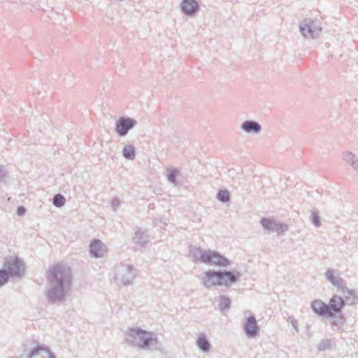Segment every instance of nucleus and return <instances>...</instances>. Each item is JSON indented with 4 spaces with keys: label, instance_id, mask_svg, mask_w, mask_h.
I'll use <instances>...</instances> for the list:
<instances>
[{
    "label": "nucleus",
    "instance_id": "nucleus-26",
    "mask_svg": "<svg viewBox=\"0 0 358 358\" xmlns=\"http://www.w3.org/2000/svg\"><path fill=\"white\" fill-rule=\"evenodd\" d=\"M167 179H176V177H183L180 171L177 168H168L166 170Z\"/></svg>",
    "mask_w": 358,
    "mask_h": 358
},
{
    "label": "nucleus",
    "instance_id": "nucleus-28",
    "mask_svg": "<svg viewBox=\"0 0 358 358\" xmlns=\"http://www.w3.org/2000/svg\"><path fill=\"white\" fill-rule=\"evenodd\" d=\"M9 273L6 269H0V287L4 285L9 280Z\"/></svg>",
    "mask_w": 358,
    "mask_h": 358
},
{
    "label": "nucleus",
    "instance_id": "nucleus-7",
    "mask_svg": "<svg viewBox=\"0 0 358 358\" xmlns=\"http://www.w3.org/2000/svg\"><path fill=\"white\" fill-rule=\"evenodd\" d=\"M7 272L12 278L21 277L24 271V264L22 260L15 257L11 261H8L6 263Z\"/></svg>",
    "mask_w": 358,
    "mask_h": 358
},
{
    "label": "nucleus",
    "instance_id": "nucleus-27",
    "mask_svg": "<svg viewBox=\"0 0 358 358\" xmlns=\"http://www.w3.org/2000/svg\"><path fill=\"white\" fill-rule=\"evenodd\" d=\"M66 202L65 197L61 194H57L54 196L52 203L55 207L61 208L64 206Z\"/></svg>",
    "mask_w": 358,
    "mask_h": 358
},
{
    "label": "nucleus",
    "instance_id": "nucleus-35",
    "mask_svg": "<svg viewBox=\"0 0 358 358\" xmlns=\"http://www.w3.org/2000/svg\"><path fill=\"white\" fill-rule=\"evenodd\" d=\"M26 212V209L23 206L18 207L17 209V213L18 215H24Z\"/></svg>",
    "mask_w": 358,
    "mask_h": 358
},
{
    "label": "nucleus",
    "instance_id": "nucleus-17",
    "mask_svg": "<svg viewBox=\"0 0 358 358\" xmlns=\"http://www.w3.org/2000/svg\"><path fill=\"white\" fill-rule=\"evenodd\" d=\"M324 275L328 281H329L334 286L336 287L337 290L345 283L344 279L338 275H336L335 271L333 268H327Z\"/></svg>",
    "mask_w": 358,
    "mask_h": 358
},
{
    "label": "nucleus",
    "instance_id": "nucleus-19",
    "mask_svg": "<svg viewBox=\"0 0 358 358\" xmlns=\"http://www.w3.org/2000/svg\"><path fill=\"white\" fill-rule=\"evenodd\" d=\"M343 160L358 172V157L351 151H345L342 154Z\"/></svg>",
    "mask_w": 358,
    "mask_h": 358
},
{
    "label": "nucleus",
    "instance_id": "nucleus-13",
    "mask_svg": "<svg viewBox=\"0 0 358 358\" xmlns=\"http://www.w3.org/2000/svg\"><path fill=\"white\" fill-rule=\"evenodd\" d=\"M27 358H56L49 348L45 345H38L31 349Z\"/></svg>",
    "mask_w": 358,
    "mask_h": 358
},
{
    "label": "nucleus",
    "instance_id": "nucleus-1",
    "mask_svg": "<svg viewBox=\"0 0 358 358\" xmlns=\"http://www.w3.org/2000/svg\"><path fill=\"white\" fill-rule=\"evenodd\" d=\"M48 273L47 299L52 303L64 301L71 287V268L66 265L57 264L48 268Z\"/></svg>",
    "mask_w": 358,
    "mask_h": 358
},
{
    "label": "nucleus",
    "instance_id": "nucleus-32",
    "mask_svg": "<svg viewBox=\"0 0 358 358\" xmlns=\"http://www.w3.org/2000/svg\"><path fill=\"white\" fill-rule=\"evenodd\" d=\"M312 223L317 227L320 226V217L315 212L312 213L311 216Z\"/></svg>",
    "mask_w": 358,
    "mask_h": 358
},
{
    "label": "nucleus",
    "instance_id": "nucleus-30",
    "mask_svg": "<svg viewBox=\"0 0 358 358\" xmlns=\"http://www.w3.org/2000/svg\"><path fill=\"white\" fill-rule=\"evenodd\" d=\"M288 230V226L286 224H283L281 222H277V225L275 227V231L278 233V235H283L285 231Z\"/></svg>",
    "mask_w": 358,
    "mask_h": 358
},
{
    "label": "nucleus",
    "instance_id": "nucleus-15",
    "mask_svg": "<svg viewBox=\"0 0 358 358\" xmlns=\"http://www.w3.org/2000/svg\"><path fill=\"white\" fill-rule=\"evenodd\" d=\"M106 252V247L100 240L94 239L90 243V252L92 257L95 258L102 257Z\"/></svg>",
    "mask_w": 358,
    "mask_h": 358
},
{
    "label": "nucleus",
    "instance_id": "nucleus-4",
    "mask_svg": "<svg viewBox=\"0 0 358 358\" xmlns=\"http://www.w3.org/2000/svg\"><path fill=\"white\" fill-rule=\"evenodd\" d=\"M299 30L305 38L314 39L322 32L321 23L317 20L306 18L300 22Z\"/></svg>",
    "mask_w": 358,
    "mask_h": 358
},
{
    "label": "nucleus",
    "instance_id": "nucleus-23",
    "mask_svg": "<svg viewBox=\"0 0 358 358\" xmlns=\"http://www.w3.org/2000/svg\"><path fill=\"white\" fill-rule=\"evenodd\" d=\"M219 309L220 311L224 312L226 310H229L231 305V300L228 296L222 295L219 297Z\"/></svg>",
    "mask_w": 358,
    "mask_h": 358
},
{
    "label": "nucleus",
    "instance_id": "nucleus-2",
    "mask_svg": "<svg viewBox=\"0 0 358 358\" xmlns=\"http://www.w3.org/2000/svg\"><path fill=\"white\" fill-rule=\"evenodd\" d=\"M125 341L134 348L150 350L156 349L158 339L153 334L139 327H129L124 332Z\"/></svg>",
    "mask_w": 358,
    "mask_h": 358
},
{
    "label": "nucleus",
    "instance_id": "nucleus-5",
    "mask_svg": "<svg viewBox=\"0 0 358 358\" xmlns=\"http://www.w3.org/2000/svg\"><path fill=\"white\" fill-rule=\"evenodd\" d=\"M136 278L135 268L129 264H122L115 270V281L118 285L129 286Z\"/></svg>",
    "mask_w": 358,
    "mask_h": 358
},
{
    "label": "nucleus",
    "instance_id": "nucleus-11",
    "mask_svg": "<svg viewBox=\"0 0 358 358\" xmlns=\"http://www.w3.org/2000/svg\"><path fill=\"white\" fill-rule=\"evenodd\" d=\"M219 277V271L208 270L203 273L202 284L206 288H210L215 285L220 286Z\"/></svg>",
    "mask_w": 358,
    "mask_h": 358
},
{
    "label": "nucleus",
    "instance_id": "nucleus-16",
    "mask_svg": "<svg viewBox=\"0 0 358 358\" xmlns=\"http://www.w3.org/2000/svg\"><path fill=\"white\" fill-rule=\"evenodd\" d=\"M311 308L313 312L318 316L330 317V311H329L327 304L322 301L317 299L315 300L311 303Z\"/></svg>",
    "mask_w": 358,
    "mask_h": 358
},
{
    "label": "nucleus",
    "instance_id": "nucleus-29",
    "mask_svg": "<svg viewBox=\"0 0 358 358\" xmlns=\"http://www.w3.org/2000/svg\"><path fill=\"white\" fill-rule=\"evenodd\" d=\"M10 173L11 171L7 166L0 165V179L11 178L12 175Z\"/></svg>",
    "mask_w": 358,
    "mask_h": 358
},
{
    "label": "nucleus",
    "instance_id": "nucleus-31",
    "mask_svg": "<svg viewBox=\"0 0 358 358\" xmlns=\"http://www.w3.org/2000/svg\"><path fill=\"white\" fill-rule=\"evenodd\" d=\"M318 350L323 351L331 348V341L329 339L322 340L318 344Z\"/></svg>",
    "mask_w": 358,
    "mask_h": 358
},
{
    "label": "nucleus",
    "instance_id": "nucleus-33",
    "mask_svg": "<svg viewBox=\"0 0 358 358\" xmlns=\"http://www.w3.org/2000/svg\"><path fill=\"white\" fill-rule=\"evenodd\" d=\"M120 206V201L117 197L114 198L111 201V206L113 211H116Z\"/></svg>",
    "mask_w": 358,
    "mask_h": 358
},
{
    "label": "nucleus",
    "instance_id": "nucleus-10",
    "mask_svg": "<svg viewBox=\"0 0 358 358\" xmlns=\"http://www.w3.org/2000/svg\"><path fill=\"white\" fill-rule=\"evenodd\" d=\"M220 286L229 287L235 283L241 275L238 272H231L229 271H219Z\"/></svg>",
    "mask_w": 358,
    "mask_h": 358
},
{
    "label": "nucleus",
    "instance_id": "nucleus-34",
    "mask_svg": "<svg viewBox=\"0 0 358 358\" xmlns=\"http://www.w3.org/2000/svg\"><path fill=\"white\" fill-rule=\"evenodd\" d=\"M288 321L291 323L292 326L298 331V321L294 317V316H289Z\"/></svg>",
    "mask_w": 358,
    "mask_h": 358
},
{
    "label": "nucleus",
    "instance_id": "nucleus-18",
    "mask_svg": "<svg viewBox=\"0 0 358 358\" xmlns=\"http://www.w3.org/2000/svg\"><path fill=\"white\" fill-rule=\"evenodd\" d=\"M241 129L248 134H259L262 130V126L255 120H245L241 125Z\"/></svg>",
    "mask_w": 358,
    "mask_h": 358
},
{
    "label": "nucleus",
    "instance_id": "nucleus-14",
    "mask_svg": "<svg viewBox=\"0 0 358 358\" xmlns=\"http://www.w3.org/2000/svg\"><path fill=\"white\" fill-rule=\"evenodd\" d=\"M199 9V6L196 0H183L181 3V10L187 16L195 15Z\"/></svg>",
    "mask_w": 358,
    "mask_h": 358
},
{
    "label": "nucleus",
    "instance_id": "nucleus-6",
    "mask_svg": "<svg viewBox=\"0 0 358 358\" xmlns=\"http://www.w3.org/2000/svg\"><path fill=\"white\" fill-rule=\"evenodd\" d=\"M136 124L137 122L132 118L122 117L116 122L115 131L119 136H124Z\"/></svg>",
    "mask_w": 358,
    "mask_h": 358
},
{
    "label": "nucleus",
    "instance_id": "nucleus-22",
    "mask_svg": "<svg viewBox=\"0 0 358 358\" xmlns=\"http://www.w3.org/2000/svg\"><path fill=\"white\" fill-rule=\"evenodd\" d=\"M122 155L124 158L129 160H133L135 159L136 152L135 148L132 145H127L122 150Z\"/></svg>",
    "mask_w": 358,
    "mask_h": 358
},
{
    "label": "nucleus",
    "instance_id": "nucleus-25",
    "mask_svg": "<svg viewBox=\"0 0 358 358\" xmlns=\"http://www.w3.org/2000/svg\"><path fill=\"white\" fill-rule=\"evenodd\" d=\"M216 199L222 203H226L230 200V194L227 189H220L216 195Z\"/></svg>",
    "mask_w": 358,
    "mask_h": 358
},
{
    "label": "nucleus",
    "instance_id": "nucleus-12",
    "mask_svg": "<svg viewBox=\"0 0 358 358\" xmlns=\"http://www.w3.org/2000/svg\"><path fill=\"white\" fill-rule=\"evenodd\" d=\"M345 300V303L347 305H354L358 300V297L355 290L349 289L346 286V282L337 290Z\"/></svg>",
    "mask_w": 358,
    "mask_h": 358
},
{
    "label": "nucleus",
    "instance_id": "nucleus-37",
    "mask_svg": "<svg viewBox=\"0 0 358 358\" xmlns=\"http://www.w3.org/2000/svg\"><path fill=\"white\" fill-rule=\"evenodd\" d=\"M174 185H177V180H170Z\"/></svg>",
    "mask_w": 358,
    "mask_h": 358
},
{
    "label": "nucleus",
    "instance_id": "nucleus-9",
    "mask_svg": "<svg viewBox=\"0 0 358 358\" xmlns=\"http://www.w3.org/2000/svg\"><path fill=\"white\" fill-rule=\"evenodd\" d=\"M345 306L344 299L341 296L334 294L327 304L329 311H330V317H334L336 313L341 314Z\"/></svg>",
    "mask_w": 358,
    "mask_h": 358
},
{
    "label": "nucleus",
    "instance_id": "nucleus-36",
    "mask_svg": "<svg viewBox=\"0 0 358 358\" xmlns=\"http://www.w3.org/2000/svg\"><path fill=\"white\" fill-rule=\"evenodd\" d=\"M229 172L230 173L229 176L231 177V178H234L235 176H234V173H235V171L231 169V170H229Z\"/></svg>",
    "mask_w": 358,
    "mask_h": 358
},
{
    "label": "nucleus",
    "instance_id": "nucleus-24",
    "mask_svg": "<svg viewBox=\"0 0 358 358\" xmlns=\"http://www.w3.org/2000/svg\"><path fill=\"white\" fill-rule=\"evenodd\" d=\"M135 239L138 244L143 245L148 242V235L141 229H138L135 233Z\"/></svg>",
    "mask_w": 358,
    "mask_h": 358
},
{
    "label": "nucleus",
    "instance_id": "nucleus-20",
    "mask_svg": "<svg viewBox=\"0 0 358 358\" xmlns=\"http://www.w3.org/2000/svg\"><path fill=\"white\" fill-rule=\"evenodd\" d=\"M277 222L275 219L271 217H263L260 220V224L266 234L275 232Z\"/></svg>",
    "mask_w": 358,
    "mask_h": 358
},
{
    "label": "nucleus",
    "instance_id": "nucleus-8",
    "mask_svg": "<svg viewBox=\"0 0 358 358\" xmlns=\"http://www.w3.org/2000/svg\"><path fill=\"white\" fill-rule=\"evenodd\" d=\"M243 329L245 335L249 338H255L259 333V328L254 315L246 317L243 324Z\"/></svg>",
    "mask_w": 358,
    "mask_h": 358
},
{
    "label": "nucleus",
    "instance_id": "nucleus-21",
    "mask_svg": "<svg viewBox=\"0 0 358 358\" xmlns=\"http://www.w3.org/2000/svg\"><path fill=\"white\" fill-rule=\"evenodd\" d=\"M197 347L203 352H207L210 349V343L204 333L199 334L196 341Z\"/></svg>",
    "mask_w": 358,
    "mask_h": 358
},
{
    "label": "nucleus",
    "instance_id": "nucleus-3",
    "mask_svg": "<svg viewBox=\"0 0 358 358\" xmlns=\"http://www.w3.org/2000/svg\"><path fill=\"white\" fill-rule=\"evenodd\" d=\"M191 252L196 260L206 264L227 266L230 263L228 259L215 251L206 250L201 248H193Z\"/></svg>",
    "mask_w": 358,
    "mask_h": 358
}]
</instances>
